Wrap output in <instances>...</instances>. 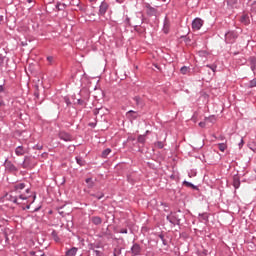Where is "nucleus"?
Listing matches in <instances>:
<instances>
[{"label":"nucleus","mask_w":256,"mask_h":256,"mask_svg":"<svg viewBox=\"0 0 256 256\" xmlns=\"http://www.w3.org/2000/svg\"><path fill=\"white\" fill-rule=\"evenodd\" d=\"M77 255V248L73 247L70 250L66 251V256H75Z\"/></svg>","instance_id":"14"},{"label":"nucleus","mask_w":256,"mask_h":256,"mask_svg":"<svg viewBox=\"0 0 256 256\" xmlns=\"http://www.w3.org/2000/svg\"><path fill=\"white\" fill-rule=\"evenodd\" d=\"M225 37H226V41H228V43H233V41H235V39H237V33L228 32V33H226Z\"/></svg>","instance_id":"4"},{"label":"nucleus","mask_w":256,"mask_h":256,"mask_svg":"<svg viewBox=\"0 0 256 256\" xmlns=\"http://www.w3.org/2000/svg\"><path fill=\"white\" fill-rule=\"evenodd\" d=\"M125 0H116L117 3H123Z\"/></svg>","instance_id":"32"},{"label":"nucleus","mask_w":256,"mask_h":256,"mask_svg":"<svg viewBox=\"0 0 256 256\" xmlns=\"http://www.w3.org/2000/svg\"><path fill=\"white\" fill-rule=\"evenodd\" d=\"M4 167H5L6 171H9L10 173H16V171H17V167H15V165H13V163H11V161L6 160Z\"/></svg>","instance_id":"3"},{"label":"nucleus","mask_w":256,"mask_h":256,"mask_svg":"<svg viewBox=\"0 0 256 256\" xmlns=\"http://www.w3.org/2000/svg\"><path fill=\"white\" fill-rule=\"evenodd\" d=\"M109 153H111V149L107 148L106 150H104L102 152V157L105 159L107 158V156L109 155Z\"/></svg>","instance_id":"20"},{"label":"nucleus","mask_w":256,"mask_h":256,"mask_svg":"<svg viewBox=\"0 0 256 256\" xmlns=\"http://www.w3.org/2000/svg\"><path fill=\"white\" fill-rule=\"evenodd\" d=\"M235 3H237V0H228V5H230L231 7H233Z\"/></svg>","instance_id":"27"},{"label":"nucleus","mask_w":256,"mask_h":256,"mask_svg":"<svg viewBox=\"0 0 256 256\" xmlns=\"http://www.w3.org/2000/svg\"><path fill=\"white\" fill-rule=\"evenodd\" d=\"M147 14L151 15V16H155V15H157V9H155L151 6H148L147 7Z\"/></svg>","instance_id":"11"},{"label":"nucleus","mask_w":256,"mask_h":256,"mask_svg":"<svg viewBox=\"0 0 256 256\" xmlns=\"http://www.w3.org/2000/svg\"><path fill=\"white\" fill-rule=\"evenodd\" d=\"M218 149L219 151H222V153L225 152V149H227V144L225 143L218 144Z\"/></svg>","instance_id":"16"},{"label":"nucleus","mask_w":256,"mask_h":256,"mask_svg":"<svg viewBox=\"0 0 256 256\" xmlns=\"http://www.w3.org/2000/svg\"><path fill=\"white\" fill-rule=\"evenodd\" d=\"M121 233H127V229L122 230Z\"/></svg>","instance_id":"35"},{"label":"nucleus","mask_w":256,"mask_h":256,"mask_svg":"<svg viewBox=\"0 0 256 256\" xmlns=\"http://www.w3.org/2000/svg\"><path fill=\"white\" fill-rule=\"evenodd\" d=\"M240 145H243V139L241 140V143H240Z\"/></svg>","instance_id":"38"},{"label":"nucleus","mask_w":256,"mask_h":256,"mask_svg":"<svg viewBox=\"0 0 256 256\" xmlns=\"http://www.w3.org/2000/svg\"><path fill=\"white\" fill-rule=\"evenodd\" d=\"M28 1V3H31V0H27Z\"/></svg>","instance_id":"39"},{"label":"nucleus","mask_w":256,"mask_h":256,"mask_svg":"<svg viewBox=\"0 0 256 256\" xmlns=\"http://www.w3.org/2000/svg\"><path fill=\"white\" fill-rule=\"evenodd\" d=\"M204 21L201 18H195L192 21V29L193 31H199L203 27Z\"/></svg>","instance_id":"2"},{"label":"nucleus","mask_w":256,"mask_h":256,"mask_svg":"<svg viewBox=\"0 0 256 256\" xmlns=\"http://www.w3.org/2000/svg\"><path fill=\"white\" fill-rule=\"evenodd\" d=\"M206 67H208V69H211V71H213V73H215L217 71V65H215V64L206 65Z\"/></svg>","instance_id":"22"},{"label":"nucleus","mask_w":256,"mask_h":256,"mask_svg":"<svg viewBox=\"0 0 256 256\" xmlns=\"http://www.w3.org/2000/svg\"><path fill=\"white\" fill-rule=\"evenodd\" d=\"M97 199H103V194H101L100 196H96Z\"/></svg>","instance_id":"31"},{"label":"nucleus","mask_w":256,"mask_h":256,"mask_svg":"<svg viewBox=\"0 0 256 256\" xmlns=\"http://www.w3.org/2000/svg\"><path fill=\"white\" fill-rule=\"evenodd\" d=\"M134 101H135L137 107H141V108L145 107V102L143 101V99L141 97H139V96L134 97Z\"/></svg>","instance_id":"7"},{"label":"nucleus","mask_w":256,"mask_h":256,"mask_svg":"<svg viewBox=\"0 0 256 256\" xmlns=\"http://www.w3.org/2000/svg\"><path fill=\"white\" fill-rule=\"evenodd\" d=\"M3 21V15H0V23Z\"/></svg>","instance_id":"34"},{"label":"nucleus","mask_w":256,"mask_h":256,"mask_svg":"<svg viewBox=\"0 0 256 256\" xmlns=\"http://www.w3.org/2000/svg\"><path fill=\"white\" fill-rule=\"evenodd\" d=\"M3 65V57L0 56V66Z\"/></svg>","instance_id":"30"},{"label":"nucleus","mask_w":256,"mask_h":256,"mask_svg":"<svg viewBox=\"0 0 256 256\" xmlns=\"http://www.w3.org/2000/svg\"><path fill=\"white\" fill-rule=\"evenodd\" d=\"M26 208H27V209H30V208H31V205H28Z\"/></svg>","instance_id":"36"},{"label":"nucleus","mask_w":256,"mask_h":256,"mask_svg":"<svg viewBox=\"0 0 256 256\" xmlns=\"http://www.w3.org/2000/svg\"><path fill=\"white\" fill-rule=\"evenodd\" d=\"M108 9H109V4L107 2H102L99 8V14L105 15Z\"/></svg>","instance_id":"5"},{"label":"nucleus","mask_w":256,"mask_h":256,"mask_svg":"<svg viewBox=\"0 0 256 256\" xmlns=\"http://www.w3.org/2000/svg\"><path fill=\"white\" fill-rule=\"evenodd\" d=\"M47 61H49V63H53V56H48Z\"/></svg>","instance_id":"28"},{"label":"nucleus","mask_w":256,"mask_h":256,"mask_svg":"<svg viewBox=\"0 0 256 256\" xmlns=\"http://www.w3.org/2000/svg\"><path fill=\"white\" fill-rule=\"evenodd\" d=\"M24 167H25V162H24Z\"/></svg>","instance_id":"43"},{"label":"nucleus","mask_w":256,"mask_h":256,"mask_svg":"<svg viewBox=\"0 0 256 256\" xmlns=\"http://www.w3.org/2000/svg\"><path fill=\"white\" fill-rule=\"evenodd\" d=\"M41 256H47V255H45V254H42Z\"/></svg>","instance_id":"41"},{"label":"nucleus","mask_w":256,"mask_h":256,"mask_svg":"<svg viewBox=\"0 0 256 256\" xmlns=\"http://www.w3.org/2000/svg\"><path fill=\"white\" fill-rule=\"evenodd\" d=\"M76 161L78 165H80V167H83L85 165V160H83L82 158L76 157Z\"/></svg>","instance_id":"18"},{"label":"nucleus","mask_w":256,"mask_h":256,"mask_svg":"<svg viewBox=\"0 0 256 256\" xmlns=\"http://www.w3.org/2000/svg\"><path fill=\"white\" fill-rule=\"evenodd\" d=\"M126 22L129 23V18H126Z\"/></svg>","instance_id":"37"},{"label":"nucleus","mask_w":256,"mask_h":256,"mask_svg":"<svg viewBox=\"0 0 256 256\" xmlns=\"http://www.w3.org/2000/svg\"><path fill=\"white\" fill-rule=\"evenodd\" d=\"M155 147H157V149H163V147H165V144H163V142L158 141L155 143Z\"/></svg>","instance_id":"21"},{"label":"nucleus","mask_w":256,"mask_h":256,"mask_svg":"<svg viewBox=\"0 0 256 256\" xmlns=\"http://www.w3.org/2000/svg\"><path fill=\"white\" fill-rule=\"evenodd\" d=\"M138 143H145V136H139L138 137Z\"/></svg>","instance_id":"26"},{"label":"nucleus","mask_w":256,"mask_h":256,"mask_svg":"<svg viewBox=\"0 0 256 256\" xmlns=\"http://www.w3.org/2000/svg\"><path fill=\"white\" fill-rule=\"evenodd\" d=\"M164 3H165V1H167V0H162Z\"/></svg>","instance_id":"42"},{"label":"nucleus","mask_w":256,"mask_h":256,"mask_svg":"<svg viewBox=\"0 0 256 256\" xmlns=\"http://www.w3.org/2000/svg\"><path fill=\"white\" fill-rule=\"evenodd\" d=\"M249 87H250V88L256 87V78H254L253 80H251V81L249 82Z\"/></svg>","instance_id":"23"},{"label":"nucleus","mask_w":256,"mask_h":256,"mask_svg":"<svg viewBox=\"0 0 256 256\" xmlns=\"http://www.w3.org/2000/svg\"><path fill=\"white\" fill-rule=\"evenodd\" d=\"M91 221L94 225H101V223H103V220L99 216H93Z\"/></svg>","instance_id":"8"},{"label":"nucleus","mask_w":256,"mask_h":256,"mask_svg":"<svg viewBox=\"0 0 256 256\" xmlns=\"http://www.w3.org/2000/svg\"><path fill=\"white\" fill-rule=\"evenodd\" d=\"M126 115H127L128 119H137V117H138L137 112H135L133 110L128 111Z\"/></svg>","instance_id":"9"},{"label":"nucleus","mask_w":256,"mask_h":256,"mask_svg":"<svg viewBox=\"0 0 256 256\" xmlns=\"http://www.w3.org/2000/svg\"><path fill=\"white\" fill-rule=\"evenodd\" d=\"M241 185V181L239 180V177L235 176L233 178V187H235L236 189H239Z\"/></svg>","instance_id":"12"},{"label":"nucleus","mask_w":256,"mask_h":256,"mask_svg":"<svg viewBox=\"0 0 256 256\" xmlns=\"http://www.w3.org/2000/svg\"><path fill=\"white\" fill-rule=\"evenodd\" d=\"M15 154L19 156L25 155V148L23 146H18L15 150Z\"/></svg>","instance_id":"10"},{"label":"nucleus","mask_w":256,"mask_h":256,"mask_svg":"<svg viewBox=\"0 0 256 256\" xmlns=\"http://www.w3.org/2000/svg\"><path fill=\"white\" fill-rule=\"evenodd\" d=\"M241 22L247 25L249 23V17L247 15L242 16Z\"/></svg>","instance_id":"19"},{"label":"nucleus","mask_w":256,"mask_h":256,"mask_svg":"<svg viewBox=\"0 0 256 256\" xmlns=\"http://www.w3.org/2000/svg\"><path fill=\"white\" fill-rule=\"evenodd\" d=\"M199 127H205V122H200Z\"/></svg>","instance_id":"29"},{"label":"nucleus","mask_w":256,"mask_h":256,"mask_svg":"<svg viewBox=\"0 0 256 256\" xmlns=\"http://www.w3.org/2000/svg\"><path fill=\"white\" fill-rule=\"evenodd\" d=\"M26 187L27 185H25V183H18L14 185L13 191L6 195L8 201L16 203L17 205L23 204V201H27V199H31V197L32 202L35 201L36 196L31 192V189ZM23 189H25V192H23Z\"/></svg>","instance_id":"1"},{"label":"nucleus","mask_w":256,"mask_h":256,"mask_svg":"<svg viewBox=\"0 0 256 256\" xmlns=\"http://www.w3.org/2000/svg\"><path fill=\"white\" fill-rule=\"evenodd\" d=\"M140 251H141V247H139V245L135 244L132 246L133 255H139Z\"/></svg>","instance_id":"13"},{"label":"nucleus","mask_w":256,"mask_h":256,"mask_svg":"<svg viewBox=\"0 0 256 256\" xmlns=\"http://www.w3.org/2000/svg\"><path fill=\"white\" fill-rule=\"evenodd\" d=\"M59 138L62 139V141H73V137L67 132H60Z\"/></svg>","instance_id":"6"},{"label":"nucleus","mask_w":256,"mask_h":256,"mask_svg":"<svg viewBox=\"0 0 256 256\" xmlns=\"http://www.w3.org/2000/svg\"><path fill=\"white\" fill-rule=\"evenodd\" d=\"M184 185H186V187H192V189H196L195 185L191 184L190 182L184 181Z\"/></svg>","instance_id":"24"},{"label":"nucleus","mask_w":256,"mask_h":256,"mask_svg":"<svg viewBox=\"0 0 256 256\" xmlns=\"http://www.w3.org/2000/svg\"><path fill=\"white\" fill-rule=\"evenodd\" d=\"M94 114L97 115V111H95Z\"/></svg>","instance_id":"40"},{"label":"nucleus","mask_w":256,"mask_h":256,"mask_svg":"<svg viewBox=\"0 0 256 256\" xmlns=\"http://www.w3.org/2000/svg\"><path fill=\"white\" fill-rule=\"evenodd\" d=\"M190 69L187 66H184L180 69V72L182 73V75H187V73H189Z\"/></svg>","instance_id":"17"},{"label":"nucleus","mask_w":256,"mask_h":256,"mask_svg":"<svg viewBox=\"0 0 256 256\" xmlns=\"http://www.w3.org/2000/svg\"><path fill=\"white\" fill-rule=\"evenodd\" d=\"M90 3H97V0H89Z\"/></svg>","instance_id":"33"},{"label":"nucleus","mask_w":256,"mask_h":256,"mask_svg":"<svg viewBox=\"0 0 256 256\" xmlns=\"http://www.w3.org/2000/svg\"><path fill=\"white\" fill-rule=\"evenodd\" d=\"M251 12L256 13V1L251 5Z\"/></svg>","instance_id":"25"},{"label":"nucleus","mask_w":256,"mask_h":256,"mask_svg":"<svg viewBox=\"0 0 256 256\" xmlns=\"http://www.w3.org/2000/svg\"><path fill=\"white\" fill-rule=\"evenodd\" d=\"M86 183H87L89 189H93V187L95 186V182H93L92 178H87Z\"/></svg>","instance_id":"15"}]
</instances>
